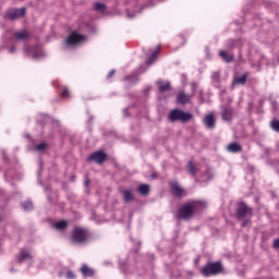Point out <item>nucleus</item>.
Wrapping results in <instances>:
<instances>
[{
  "mask_svg": "<svg viewBox=\"0 0 279 279\" xmlns=\"http://www.w3.org/2000/svg\"><path fill=\"white\" fill-rule=\"evenodd\" d=\"M94 10L96 12H106V4H104L101 2H96L94 5Z\"/></svg>",
  "mask_w": 279,
  "mask_h": 279,
  "instance_id": "obj_30",
  "label": "nucleus"
},
{
  "mask_svg": "<svg viewBox=\"0 0 279 279\" xmlns=\"http://www.w3.org/2000/svg\"><path fill=\"white\" fill-rule=\"evenodd\" d=\"M193 215H195V211L193 210V207L191 205V203H186L184 204L177 214V218L178 219H184L185 221L187 219H191V217H193Z\"/></svg>",
  "mask_w": 279,
  "mask_h": 279,
  "instance_id": "obj_7",
  "label": "nucleus"
},
{
  "mask_svg": "<svg viewBox=\"0 0 279 279\" xmlns=\"http://www.w3.org/2000/svg\"><path fill=\"white\" fill-rule=\"evenodd\" d=\"M190 205L192 206L194 213H201V210L208 208V203L205 201H191Z\"/></svg>",
  "mask_w": 279,
  "mask_h": 279,
  "instance_id": "obj_11",
  "label": "nucleus"
},
{
  "mask_svg": "<svg viewBox=\"0 0 279 279\" xmlns=\"http://www.w3.org/2000/svg\"><path fill=\"white\" fill-rule=\"evenodd\" d=\"M66 226H69V222L65 220L53 223V228H56V230H66Z\"/></svg>",
  "mask_w": 279,
  "mask_h": 279,
  "instance_id": "obj_28",
  "label": "nucleus"
},
{
  "mask_svg": "<svg viewBox=\"0 0 279 279\" xmlns=\"http://www.w3.org/2000/svg\"><path fill=\"white\" fill-rule=\"evenodd\" d=\"M65 278H66V279H75V278H76L75 272L69 270V271L65 274Z\"/></svg>",
  "mask_w": 279,
  "mask_h": 279,
  "instance_id": "obj_37",
  "label": "nucleus"
},
{
  "mask_svg": "<svg viewBox=\"0 0 279 279\" xmlns=\"http://www.w3.org/2000/svg\"><path fill=\"white\" fill-rule=\"evenodd\" d=\"M2 217L0 216V221H1Z\"/></svg>",
  "mask_w": 279,
  "mask_h": 279,
  "instance_id": "obj_49",
  "label": "nucleus"
},
{
  "mask_svg": "<svg viewBox=\"0 0 279 279\" xmlns=\"http://www.w3.org/2000/svg\"><path fill=\"white\" fill-rule=\"evenodd\" d=\"M61 97H63V99H66V97H71V94L69 93V89L66 87L62 88Z\"/></svg>",
  "mask_w": 279,
  "mask_h": 279,
  "instance_id": "obj_36",
  "label": "nucleus"
},
{
  "mask_svg": "<svg viewBox=\"0 0 279 279\" xmlns=\"http://www.w3.org/2000/svg\"><path fill=\"white\" fill-rule=\"evenodd\" d=\"M112 75H114V70H111L109 72V74L107 75V80H110V77H112Z\"/></svg>",
  "mask_w": 279,
  "mask_h": 279,
  "instance_id": "obj_40",
  "label": "nucleus"
},
{
  "mask_svg": "<svg viewBox=\"0 0 279 279\" xmlns=\"http://www.w3.org/2000/svg\"><path fill=\"white\" fill-rule=\"evenodd\" d=\"M232 114H233L232 108L226 107L222 110V119H223V121H231L232 120Z\"/></svg>",
  "mask_w": 279,
  "mask_h": 279,
  "instance_id": "obj_25",
  "label": "nucleus"
},
{
  "mask_svg": "<svg viewBox=\"0 0 279 279\" xmlns=\"http://www.w3.org/2000/svg\"><path fill=\"white\" fill-rule=\"evenodd\" d=\"M87 37L78 34L77 32H73L70 34L65 40L66 47H77L78 45H83L86 43Z\"/></svg>",
  "mask_w": 279,
  "mask_h": 279,
  "instance_id": "obj_5",
  "label": "nucleus"
},
{
  "mask_svg": "<svg viewBox=\"0 0 279 279\" xmlns=\"http://www.w3.org/2000/svg\"><path fill=\"white\" fill-rule=\"evenodd\" d=\"M49 202H51V197L48 196Z\"/></svg>",
  "mask_w": 279,
  "mask_h": 279,
  "instance_id": "obj_47",
  "label": "nucleus"
},
{
  "mask_svg": "<svg viewBox=\"0 0 279 279\" xmlns=\"http://www.w3.org/2000/svg\"><path fill=\"white\" fill-rule=\"evenodd\" d=\"M71 182H75V177H71Z\"/></svg>",
  "mask_w": 279,
  "mask_h": 279,
  "instance_id": "obj_44",
  "label": "nucleus"
},
{
  "mask_svg": "<svg viewBox=\"0 0 279 279\" xmlns=\"http://www.w3.org/2000/svg\"><path fill=\"white\" fill-rule=\"evenodd\" d=\"M47 149V143L43 142L35 146V151H38L39 154H43Z\"/></svg>",
  "mask_w": 279,
  "mask_h": 279,
  "instance_id": "obj_31",
  "label": "nucleus"
},
{
  "mask_svg": "<svg viewBox=\"0 0 279 279\" xmlns=\"http://www.w3.org/2000/svg\"><path fill=\"white\" fill-rule=\"evenodd\" d=\"M272 245L276 250H279V238L274 241Z\"/></svg>",
  "mask_w": 279,
  "mask_h": 279,
  "instance_id": "obj_38",
  "label": "nucleus"
},
{
  "mask_svg": "<svg viewBox=\"0 0 279 279\" xmlns=\"http://www.w3.org/2000/svg\"><path fill=\"white\" fill-rule=\"evenodd\" d=\"M43 173V161H39V171H38V178H40V174Z\"/></svg>",
  "mask_w": 279,
  "mask_h": 279,
  "instance_id": "obj_39",
  "label": "nucleus"
},
{
  "mask_svg": "<svg viewBox=\"0 0 279 279\" xmlns=\"http://www.w3.org/2000/svg\"><path fill=\"white\" fill-rule=\"evenodd\" d=\"M203 122L207 130H215V126L217 124V120L215 119V116L213 113L207 114L204 118Z\"/></svg>",
  "mask_w": 279,
  "mask_h": 279,
  "instance_id": "obj_12",
  "label": "nucleus"
},
{
  "mask_svg": "<svg viewBox=\"0 0 279 279\" xmlns=\"http://www.w3.org/2000/svg\"><path fill=\"white\" fill-rule=\"evenodd\" d=\"M195 88H197V83H192V90L195 92Z\"/></svg>",
  "mask_w": 279,
  "mask_h": 279,
  "instance_id": "obj_42",
  "label": "nucleus"
},
{
  "mask_svg": "<svg viewBox=\"0 0 279 279\" xmlns=\"http://www.w3.org/2000/svg\"><path fill=\"white\" fill-rule=\"evenodd\" d=\"M187 169H189V173H191V175H196L197 168H195V166L193 165V161H190L187 163Z\"/></svg>",
  "mask_w": 279,
  "mask_h": 279,
  "instance_id": "obj_33",
  "label": "nucleus"
},
{
  "mask_svg": "<svg viewBox=\"0 0 279 279\" xmlns=\"http://www.w3.org/2000/svg\"><path fill=\"white\" fill-rule=\"evenodd\" d=\"M145 70L138 69V71L133 72L131 75L126 76L124 80L125 82H130V84H136L138 82V73H143Z\"/></svg>",
  "mask_w": 279,
  "mask_h": 279,
  "instance_id": "obj_18",
  "label": "nucleus"
},
{
  "mask_svg": "<svg viewBox=\"0 0 279 279\" xmlns=\"http://www.w3.org/2000/svg\"><path fill=\"white\" fill-rule=\"evenodd\" d=\"M242 149L243 147L236 142H233L227 146V150L230 151V154H239L242 151Z\"/></svg>",
  "mask_w": 279,
  "mask_h": 279,
  "instance_id": "obj_19",
  "label": "nucleus"
},
{
  "mask_svg": "<svg viewBox=\"0 0 279 279\" xmlns=\"http://www.w3.org/2000/svg\"><path fill=\"white\" fill-rule=\"evenodd\" d=\"M24 51L28 58H33V60H43L45 58V50L40 46H35L29 48L27 46L24 47Z\"/></svg>",
  "mask_w": 279,
  "mask_h": 279,
  "instance_id": "obj_6",
  "label": "nucleus"
},
{
  "mask_svg": "<svg viewBox=\"0 0 279 279\" xmlns=\"http://www.w3.org/2000/svg\"><path fill=\"white\" fill-rule=\"evenodd\" d=\"M235 217L239 221H242V227L245 228L252 219V208L245 203H239Z\"/></svg>",
  "mask_w": 279,
  "mask_h": 279,
  "instance_id": "obj_2",
  "label": "nucleus"
},
{
  "mask_svg": "<svg viewBox=\"0 0 279 279\" xmlns=\"http://www.w3.org/2000/svg\"><path fill=\"white\" fill-rule=\"evenodd\" d=\"M137 191L140 194L142 195H149V184H141L138 187H137Z\"/></svg>",
  "mask_w": 279,
  "mask_h": 279,
  "instance_id": "obj_27",
  "label": "nucleus"
},
{
  "mask_svg": "<svg viewBox=\"0 0 279 279\" xmlns=\"http://www.w3.org/2000/svg\"><path fill=\"white\" fill-rule=\"evenodd\" d=\"M85 185L88 186V181H85Z\"/></svg>",
  "mask_w": 279,
  "mask_h": 279,
  "instance_id": "obj_45",
  "label": "nucleus"
},
{
  "mask_svg": "<svg viewBox=\"0 0 279 279\" xmlns=\"http://www.w3.org/2000/svg\"><path fill=\"white\" fill-rule=\"evenodd\" d=\"M270 128L271 130H274V132H279V120H272L270 123Z\"/></svg>",
  "mask_w": 279,
  "mask_h": 279,
  "instance_id": "obj_35",
  "label": "nucleus"
},
{
  "mask_svg": "<svg viewBox=\"0 0 279 279\" xmlns=\"http://www.w3.org/2000/svg\"><path fill=\"white\" fill-rule=\"evenodd\" d=\"M72 240L74 243H86L88 240V230L82 228H75L72 233Z\"/></svg>",
  "mask_w": 279,
  "mask_h": 279,
  "instance_id": "obj_8",
  "label": "nucleus"
},
{
  "mask_svg": "<svg viewBox=\"0 0 279 279\" xmlns=\"http://www.w3.org/2000/svg\"><path fill=\"white\" fill-rule=\"evenodd\" d=\"M4 179L7 180V182H10V180H21V178L19 175H12V171H8L4 173Z\"/></svg>",
  "mask_w": 279,
  "mask_h": 279,
  "instance_id": "obj_32",
  "label": "nucleus"
},
{
  "mask_svg": "<svg viewBox=\"0 0 279 279\" xmlns=\"http://www.w3.org/2000/svg\"><path fill=\"white\" fill-rule=\"evenodd\" d=\"M3 156L5 157V151H2Z\"/></svg>",
  "mask_w": 279,
  "mask_h": 279,
  "instance_id": "obj_46",
  "label": "nucleus"
},
{
  "mask_svg": "<svg viewBox=\"0 0 279 279\" xmlns=\"http://www.w3.org/2000/svg\"><path fill=\"white\" fill-rule=\"evenodd\" d=\"M22 208L23 210H32V208H34V204L32 203V201H26L24 203H22Z\"/></svg>",
  "mask_w": 279,
  "mask_h": 279,
  "instance_id": "obj_34",
  "label": "nucleus"
},
{
  "mask_svg": "<svg viewBox=\"0 0 279 279\" xmlns=\"http://www.w3.org/2000/svg\"><path fill=\"white\" fill-rule=\"evenodd\" d=\"M170 189L175 197H182V193H184V190L180 187V183H178V181H171Z\"/></svg>",
  "mask_w": 279,
  "mask_h": 279,
  "instance_id": "obj_13",
  "label": "nucleus"
},
{
  "mask_svg": "<svg viewBox=\"0 0 279 279\" xmlns=\"http://www.w3.org/2000/svg\"><path fill=\"white\" fill-rule=\"evenodd\" d=\"M25 260H32V253L27 248H22L20 251V256L17 262L21 264V263H25Z\"/></svg>",
  "mask_w": 279,
  "mask_h": 279,
  "instance_id": "obj_15",
  "label": "nucleus"
},
{
  "mask_svg": "<svg viewBox=\"0 0 279 279\" xmlns=\"http://www.w3.org/2000/svg\"><path fill=\"white\" fill-rule=\"evenodd\" d=\"M247 82V74H243L242 76L234 77L232 81V86H243Z\"/></svg>",
  "mask_w": 279,
  "mask_h": 279,
  "instance_id": "obj_21",
  "label": "nucleus"
},
{
  "mask_svg": "<svg viewBox=\"0 0 279 279\" xmlns=\"http://www.w3.org/2000/svg\"><path fill=\"white\" fill-rule=\"evenodd\" d=\"M211 83L216 88H219L221 84V71L211 72Z\"/></svg>",
  "mask_w": 279,
  "mask_h": 279,
  "instance_id": "obj_16",
  "label": "nucleus"
},
{
  "mask_svg": "<svg viewBox=\"0 0 279 279\" xmlns=\"http://www.w3.org/2000/svg\"><path fill=\"white\" fill-rule=\"evenodd\" d=\"M158 53H160V46H157V49L151 52L149 60L146 61L148 66H151L156 62V58H158Z\"/></svg>",
  "mask_w": 279,
  "mask_h": 279,
  "instance_id": "obj_23",
  "label": "nucleus"
},
{
  "mask_svg": "<svg viewBox=\"0 0 279 279\" xmlns=\"http://www.w3.org/2000/svg\"><path fill=\"white\" fill-rule=\"evenodd\" d=\"M1 193H3V191H0V195H1Z\"/></svg>",
  "mask_w": 279,
  "mask_h": 279,
  "instance_id": "obj_48",
  "label": "nucleus"
},
{
  "mask_svg": "<svg viewBox=\"0 0 279 279\" xmlns=\"http://www.w3.org/2000/svg\"><path fill=\"white\" fill-rule=\"evenodd\" d=\"M191 119H193L192 113L184 112L180 109L171 110L168 116V121H170V123H175L178 121H180L181 123H189Z\"/></svg>",
  "mask_w": 279,
  "mask_h": 279,
  "instance_id": "obj_3",
  "label": "nucleus"
},
{
  "mask_svg": "<svg viewBox=\"0 0 279 279\" xmlns=\"http://www.w3.org/2000/svg\"><path fill=\"white\" fill-rule=\"evenodd\" d=\"M29 38H32V35L27 32V29L14 32L11 38H9V53H16V47H19V44L27 43Z\"/></svg>",
  "mask_w": 279,
  "mask_h": 279,
  "instance_id": "obj_1",
  "label": "nucleus"
},
{
  "mask_svg": "<svg viewBox=\"0 0 279 279\" xmlns=\"http://www.w3.org/2000/svg\"><path fill=\"white\" fill-rule=\"evenodd\" d=\"M223 267L221 266V263H208L205 267L202 268V275L205 278H209V276H217V274H221V270Z\"/></svg>",
  "mask_w": 279,
  "mask_h": 279,
  "instance_id": "obj_4",
  "label": "nucleus"
},
{
  "mask_svg": "<svg viewBox=\"0 0 279 279\" xmlns=\"http://www.w3.org/2000/svg\"><path fill=\"white\" fill-rule=\"evenodd\" d=\"M122 197H123V202H125V204H130V202H132V199H134V193H132L131 190H124V191H122Z\"/></svg>",
  "mask_w": 279,
  "mask_h": 279,
  "instance_id": "obj_22",
  "label": "nucleus"
},
{
  "mask_svg": "<svg viewBox=\"0 0 279 279\" xmlns=\"http://www.w3.org/2000/svg\"><path fill=\"white\" fill-rule=\"evenodd\" d=\"M140 9H141V4H136L134 12H132L130 9L126 10L128 19H134V16H136V14H138V12H141V11H138Z\"/></svg>",
  "mask_w": 279,
  "mask_h": 279,
  "instance_id": "obj_29",
  "label": "nucleus"
},
{
  "mask_svg": "<svg viewBox=\"0 0 279 279\" xmlns=\"http://www.w3.org/2000/svg\"><path fill=\"white\" fill-rule=\"evenodd\" d=\"M157 84L159 86L160 93H167L171 90V83H169V81H159L157 82Z\"/></svg>",
  "mask_w": 279,
  "mask_h": 279,
  "instance_id": "obj_20",
  "label": "nucleus"
},
{
  "mask_svg": "<svg viewBox=\"0 0 279 279\" xmlns=\"http://www.w3.org/2000/svg\"><path fill=\"white\" fill-rule=\"evenodd\" d=\"M26 9L20 8V9H11L4 14V19H8L9 21H16V19H21L22 16H25Z\"/></svg>",
  "mask_w": 279,
  "mask_h": 279,
  "instance_id": "obj_9",
  "label": "nucleus"
},
{
  "mask_svg": "<svg viewBox=\"0 0 279 279\" xmlns=\"http://www.w3.org/2000/svg\"><path fill=\"white\" fill-rule=\"evenodd\" d=\"M192 97H193V95H187V94L184 93V92H180V93L177 95V101H178V104L186 105V104H190V102H191Z\"/></svg>",
  "mask_w": 279,
  "mask_h": 279,
  "instance_id": "obj_14",
  "label": "nucleus"
},
{
  "mask_svg": "<svg viewBox=\"0 0 279 279\" xmlns=\"http://www.w3.org/2000/svg\"><path fill=\"white\" fill-rule=\"evenodd\" d=\"M81 274L83 275V278H93V276H95V270L88 267V265H83L81 267Z\"/></svg>",
  "mask_w": 279,
  "mask_h": 279,
  "instance_id": "obj_17",
  "label": "nucleus"
},
{
  "mask_svg": "<svg viewBox=\"0 0 279 279\" xmlns=\"http://www.w3.org/2000/svg\"><path fill=\"white\" fill-rule=\"evenodd\" d=\"M108 158V155L106 153L99 150L95 151L87 158L88 162H96L97 165H102V162H106V159Z\"/></svg>",
  "mask_w": 279,
  "mask_h": 279,
  "instance_id": "obj_10",
  "label": "nucleus"
},
{
  "mask_svg": "<svg viewBox=\"0 0 279 279\" xmlns=\"http://www.w3.org/2000/svg\"><path fill=\"white\" fill-rule=\"evenodd\" d=\"M123 265H125V264H123V263L120 262V268L122 269V271L125 270V268L123 267Z\"/></svg>",
  "mask_w": 279,
  "mask_h": 279,
  "instance_id": "obj_43",
  "label": "nucleus"
},
{
  "mask_svg": "<svg viewBox=\"0 0 279 279\" xmlns=\"http://www.w3.org/2000/svg\"><path fill=\"white\" fill-rule=\"evenodd\" d=\"M129 110H130V108L123 109V117H129V113H128Z\"/></svg>",
  "mask_w": 279,
  "mask_h": 279,
  "instance_id": "obj_41",
  "label": "nucleus"
},
{
  "mask_svg": "<svg viewBox=\"0 0 279 279\" xmlns=\"http://www.w3.org/2000/svg\"><path fill=\"white\" fill-rule=\"evenodd\" d=\"M219 56H220V58H222V60H225V62H233L234 61V54L229 53L227 51L221 50L219 52Z\"/></svg>",
  "mask_w": 279,
  "mask_h": 279,
  "instance_id": "obj_26",
  "label": "nucleus"
},
{
  "mask_svg": "<svg viewBox=\"0 0 279 279\" xmlns=\"http://www.w3.org/2000/svg\"><path fill=\"white\" fill-rule=\"evenodd\" d=\"M227 49H236V47H241V40L236 39H228L226 41Z\"/></svg>",
  "mask_w": 279,
  "mask_h": 279,
  "instance_id": "obj_24",
  "label": "nucleus"
}]
</instances>
